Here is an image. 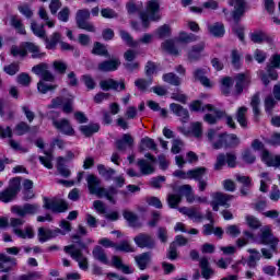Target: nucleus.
Returning a JSON list of instances; mask_svg holds the SVG:
<instances>
[{
	"mask_svg": "<svg viewBox=\"0 0 280 280\" xmlns=\"http://www.w3.org/2000/svg\"><path fill=\"white\" fill-rule=\"evenodd\" d=\"M25 51L27 55V51L32 54V58H45V52L40 51V47H38L36 44L31 42L24 43Z\"/></svg>",
	"mask_w": 280,
	"mask_h": 280,
	"instance_id": "393cba45",
	"label": "nucleus"
},
{
	"mask_svg": "<svg viewBox=\"0 0 280 280\" xmlns=\"http://www.w3.org/2000/svg\"><path fill=\"white\" fill-rule=\"evenodd\" d=\"M260 242L266 246H270L271 250L273 253H277V244H279V240L275 237L272 231H270L269 229L264 230L260 235Z\"/></svg>",
	"mask_w": 280,
	"mask_h": 280,
	"instance_id": "ddd939ff",
	"label": "nucleus"
},
{
	"mask_svg": "<svg viewBox=\"0 0 280 280\" xmlns=\"http://www.w3.org/2000/svg\"><path fill=\"white\" fill-rule=\"evenodd\" d=\"M211 207L213 211H220V207H225V209H229V207H231V200H233V196L232 195H228L224 192H213L211 195Z\"/></svg>",
	"mask_w": 280,
	"mask_h": 280,
	"instance_id": "423d86ee",
	"label": "nucleus"
},
{
	"mask_svg": "<svg viewBox=\"0 0 280 280\" xmlns=\"http://www.w3.org/2000/svg\"><path fill=\"white\" fill-rule=\"evenodd\" d=\"M44 209H48L52 213H65L69 206L62 200L44 199Z\"/></svg>",
	"mask_w": 280,
	"mask_h": 280,
	"instance_id": "9d476101",
	"label": "nucleus"
},
{
	"mask_svg": "<svg viewBox=\"0 0 280 280\" xmlns=\"http://www.w3.org/2000/svg\"><path fill=\"white\" fill-rule=\"evenodd\" d=\"M187 217L194 220V222H202V220H205V215L196 207L190 208V211L187 212Z\"/></svg>",
	"mask_w": 280,
	"mask_h": 280,
	"instance_id": "37998d69",
	"label": "nucleus"
},
{
	"mask_svg": "<svg viewBox=\"0 0 280 280\" xmlns=\"http://www.w3.org/2000/svg\"><path fill=\"white\" fill-rule=\"evenodd\" d=\"M46 44V49H56L58 47V43H62V34L59 32H55L50 35V37H47V35L44 38Z\"/></svg>",
	"mask_w": 280,
	"mask_h": 280,
	"instance_id": "412c9836",
	"label": "nucleus"
},
{
	"mask_svg": "<svg viewBox=\"0 0 280 280\" xmlns=\"http://www.w3.org/2000/svg\"><path fill=\"white\" fill-rule=\"evenodd\" d=\"M194 78L201 82L202 86H206V89H212L214 84L209 78H207V69L205 68L196 69L194 71Z\"/></svg>",
	"mask_w": 280,
	"mask_h": 280,
	"instance_id": "dca6fc26",
	"label": "nucleus"
},
{
	"mask_svg": "<svg viewBox=\"0 0 280 280\" xmlns=\"http://www.w3.org/2000/svg\"><path fill=\"white\" fill-rule=\"evenodd\" d=\"M65 163H67V159L62 156H59L57 159V172L63 178H69V176H71V170H69V167L65 165Z\"/></svg>",
	"mask_w": 280,
	"mask_h": 280,
	"instance_id": "c85d7f7f",
	"label": "nucleus"
},
{
	"mask_svg": "<svg viewBox=\"0 0 280 280\" xmlns=\"http://www.w3.org/2000/svg\"><path fill=\"white\" fill-rule=\"evenodd\" d=\"M119 67H121V61L119 60V58H114L112 60H105L98 63V71L108 73L110 71H117Z\"/></svg>",
	"mask_w": 280,
	"mask_h": 280,
	"instance_id": "2eb2a0df",
	"label": "nucleus"
},
{
	"mask_svg": "<svg viewBox=\"0 0 280 280\" xmlns=\"http://www.w3.org/2000/svg\"><path fill=\"white\" fill-rule=\"evenodd\" d=\"M10 23L11 27H14L18 34H22L23 36L27 34V31H25V25L23 24V20H21L19 15H12Z\"/></svg>",
	"mask_w": 280,
	"mask_h": 280,
	"instance_id": "f704fd0d",
	"label": "nucleus"
},
{
	"mask_svg": "<svg viewBox=\"0 0 280 280\" xmlns=\"http://www.w3.org/2000/svg\"><path fill=\"white\" fill-rule=\"evenodd\" d=\"M199 266L201 268V275L203 279H211L213 277V269L209 266V259L207 257H202L199 261Z\"/></svg>",
	"mask_w": 280,
	"mask_h": 280,
	"instance_id": "c756f323",
	"label": "nucleus"
},
{
	"mask_svg": "<svg viewBox=\"0 0 280 280\" xmlns=\"http://www.w3.org/2000/svg\"><path fill=\"white\" fill-rule=\"evenodd\" d=\"M100 86L103 91H126V83L121 80L120 82L114 79H106L100 82Z\"/></svg>",
	"mask_w": 280,
	"mask_h": 280,
	"instance_id": "4468645a",
	"label": "nucleus"
},
{
	"mask_svg": "<svg viewBox=\"0 0 280 280\" xmlns=\"http://www.w3.org/2000/svg\"><path fill=\"white\" fill-rule=\"evenodd\" d=\"M31 30L33 34L38 38L44 39L45 36H47V32L45 31V24L38 25V23H36V21L34 20L31 22Z\"/></svg>",
	"mask_w": 280,
	"mask_h": 280,
	"instance_id": "ea45409f",
	"label": "nucleus"
},
{
	"mask_svg": "<svg viewBox=\"0 0 280 280\" xmlns=\"http://www.w3.org/2000/svg\"><path fill=\"white\" fill-rule=\"evenodd\" d=\"M135 261L140 270H145L152 261V252H145L135 257Z\"/></svg>",
	"mask_w": 280,
	"mask_h": 280,
	"instance_id": "6ab92c4d",
	"label": "nucleus"
},
{
	"mask_svg": "<svg viewBox=\"0 0 280 280\" xmlns=\"http://www.w3.org/2000/svg\"><path fill=\"white\" fill-rule=\"evenodd\" d=\"M229 4L234 7L233 19L235 24L232 31L236 34L240 42L244 43V26L240 25V20L246 12V2L244 0H230Z\"/></svg>",
	"mask_w": 280,
	"mask_h": 280,
	"instance_id": "f03ea898",
	"label": "nucleus"
},
{
	"mask_svg": "<svg viewBox=\"0 0 280 280\" xmlns=\"http://www.w3.org/2000/svg\"><path fill=\"white\" fill-rule=\"evenodd\" d=\"M235 78L237 80L235 84L236 93L237 95H241V93L244 91V88L250 84V78L244 73H238Z\"/></svg>",
	"mask_w": 280,
	"mask_h": 280,
	"instance_id": "a878e982",
	"label": "nucleus"
},
{
	"mask_svg": "<svg viewBox=\"0 0 280 280\" xmlns=\"http://www.w3.org/2000/svg\"><path fill=\"white\" fill-rule=\"evenodd\" d=\"M91 19V11L89 9H81L77 11L75 21L80 30H85V32H95V26L89 22Z\"/></svg>",
	"mask_w": 280,
	"mask_h": 280,
	"instance_id": "20e7f679",
	"label": "nucleus"
},
{
	"mask_svg": "<svg viewBox=\"0 0 280 280\" xmlns=\"http://www.w3.org/2000/svg\"><path fill=\"white\" fill-rule=\"evenodd\" d=\"M150 84H152V79H138L135 81V86H137L139 91H148V86H150Z\"/></svg>",
	"mask_w": 280,
	"mask_h": 280,
	"instance_id": "774afa93",
	"label": "nucleus"
},
{
	"mask_svg": "<svg viewBox=\"0 0 280 280\" xmlns=\"http://www.w3.org/2000/svg\"><path fill=\"white\" fill-rule=\"evenodd\" d=\"M261 160L268 167H280V155H275L268 150L262 151Z\"/></svg>",
	"mask_w": 280,
	"mask_h": 280,
	"instance_id": "f3484780",
	"label": "nucleus"
},
{
	"mask_svg": "<svg viewBox=\"0 0 280 280\" xmlns=\"http://www.w3.org/2000/svg\"><path fill=\"white\" fill-rule=\"evenodd\" d=\"M133 242L138 248H148V250H153V248H156V241L148 233L137 234L133 237Z\"/></svg>",
	"mask_w": 280,
	"mask_h": 280,
	"instance_id": "0eeeda50",
	"label": "nucleus"
},
{
	"mask_svg": "<svg viewBox=\"0 0 280 280\" xmlns=\"http://www.w3.org/2000/svg\"><path fill=\"white\" fill-rule=\"evenodd\" d=\"M202 51H205L203 42L192 46L188 52V59L190 60V62H196L200 58V54H202Z\"/></svg>",
	"mask_w": 280,
	"mask_h": 280,
	"instance_id": "bb28decb",
	"label": "nucleus"
},
{
	"mask_svg": "<svg viewBox=\"0 0 280 280\" xmlns=\"http://www.w3.org/2000/svg\"><path fill=\"white\" fill-rule=\"evenodd\" d=\"M228 163V165L230 167H235V165H237V156L234 153H221L217 156V162L214 164V170L217 172H220V170H222L223 166H225Z\"/></svg>",
	"mask_w": 280,
	"mask_h": 280,
	"instance_id": "1a4fd4ad",
	"label": "nucleus"
},
{
	"mask_svg": "<svg viewBox=\"0 0 280 280\" xmlns=\"http://www.w3.org/2000/svg\"><path fill=\"white\" fill-rule=\"evenodd\" d=\"M38 209H40L38 203H25L23 206H13L11 211L20 218H25L26 215H35V213H38Z\"/></svg>",
	"mask_w": 280,
	"mask_h": 280,
	"instance_id": "6e6552de",
	"label": "nucleus"
},
{
	"mask_svg": "<svg viewBox=\"0 0 280 280\" xmlns=\"http://www.w3.org/2000/svg\"><path fill=\"white\" fill-rule=\"evenodd\" d=\"M242 159L245 163L253 164L255 161H257V156H255V153L250 149H245L242 153Z\"/></svg>",
	"mask_w": 280,
	"mask_h": 280,
	"instance_id": "680f3d73",
	"label": "nucleus"
},
{
	"mask_svg": "<svg viewBox=\"0 0 280 280\" xmlns=\"http://www.w3.org/2000/svg\"><path fill=\"white\" fill-rule=\"evenodd\" d=\"M97 170L100 176H102L105 180H113V176L117 174V172L114 168L105 167L104 164H98Z\"/></svg>",
	"mask_w": 280,
	"mask_h": 280,
	"instance_id": "e433bc0d",
	"label": "nucleus"
},
{
	"mask_svg": "<svg viewBox=\"0 0 280 280\" xmlns=\"http://www.w3.org/2000/svg\"><path fill=\"white\" fill-rule=\"evenodd\" d=\"M163 80L173 86H180V78H178V75H176L174 72L164 74Z\"/></svg>",
	"mask_w": 280,
	"mask_h": 280,
	"instance_id": "de8ad7c7",
	"label": "nucleus"
},
{
	"mask_svg": "<svg viewBox=\"0 0 280 280\" xmlns=\"http://www.w3.org/2000/svg\"><path fill=\"white\" fill-rule=\"evenodd\" d=\"M190 110L194 113H205V110H213V106L211 104L203 105L200 101H194L189 105Z\"/></svg>",
	"mask_w": 280,
	"mask_h": 280,
	"instance_id": "4c0bfd02",
	"label": "nucleus"
},
{
	"mask_svg": "<svg viewBox=\"0 0 280 280\" xmlns=\"http://www.w3.org/2000/svg\"><path fill=\"white\" fill-rule=\"evenodd\" d=\"M162 48L164 51H167L168 54H172L173 56H178V48L174 45V42L171 39H167L162 43Z\"/></svg>",
	"mask_w": 280,
	"mask_h": 280,
	"instance_id": "603ef678",
	"label": "nucleus"
},
{
	"mask_svg": "<svg viewBox=\"0 0 280 280\" xmlns=\"http://www.w3.org/2000/svg\"><path fill=\"white\" fill-rule=\"evenodd\" d=\"M14 234L18 235V237H21L22 240H34V235H35L34 229L30 225H27L24 229V232L21 229H15Z\"/></svg>",
	"mask_w": 280,
	"mask_h": 280,
	"instance_id": "58836bf2",
	"label": "nucleus"
},
{
	"mask_svg": "<svg viewBox=\"0 0 280 280\" xmlns=\"http://www.w3.org/2000/svg\"><path fill=\"white\" fill-rule=\"evenodd\" d=\"M80 132L85 137H93V135L100 132V124L91 122L89 125H82L79 127Z\"/></svg>",
	"mask_w": 280,
	"mask_h": 280,
	"instance_id": "b1692460",
	"label": "nucleus"
},
{
	"mask_svg": "<svg viewBox=\"0 0 280 280\" xmlns=\"http://www.w3.org/2000/svg\"><path fill=\"white\" fill-rule=\"evenodd\" d=\"M56 89H58V85L47 84L44 81H39L37 83V91H39V93H43V95L49 93V91H56Z\"/></svg>",
	"mask_w": 280,
	"mask_h": 280,
	"instance_id": "bf43d9fd",
	"label": "nucleus"
},
{
	"mask_svg": "<svg viewBox=\"0 0 280 280\" xmlns=\"http://www.w3.org/2000/svg\"><path fill=\"white\" fill-rule=\"evenodd\" d=\"M247 253H249L247 258L248 268H257V261L261 259V254L255 248H249Z\"/></svg>",
	"mask_w": 280,
	"mask_h": 280,
	"instance_id": "7c9ffc66",
	"label": "nucleus"
},
{
	"mask_svg": "<svg viewBox=\"0 0 280 280\" xmlns=\"http://www.w3.org/2000/svg\"><path fill=\"white\" fill-rule=\"evenodd\" d=\"M154 162H148V160H138L137 165L143 176L154 174Z\"/></svg>",
	"mask_w": 280,
	"mask_h": 280,
	"instance_id": "cd10ccee",
	"label": "nucleus"
},
{
	"mask_svg": "<svg viewBox=\"0 0 280 280\" xmlns=\"http://www.w3.org/2000/svg\"><path fill=\"white\" fill-rule=\"evenodd\" d=\"M155 34L158 38H161V39L170 38L172 36V28L170 27V25L164 24L155 31Z\"/></svg>",
	"mask_w": 280,
	"mask_h": 280,
	"instance_id": "a18cd8bd",
	"label": "nucleus"
},
{
	"mask_svg": "<svg viewBox=\"0 0 280 280\" xmlns=\"http://www.w3.org/2000/svg\"><path fill=\"white\" fill-rule=\"evenodd\" d=\"M161 4L158 0H150L147 3V11L140 12V19L142 21L143 27H149V21H161Z\"/></svg>",
	"mask_w": 280,
	"mask_h": 280,
	"instance_id": "7ed1b4c3",
	"label": "nucleus"
},
{
	"mask_svg": "<svg viewBox=\"0 0 280 280\" xmlns=\"http://www.w3.org/2000/svg\"><path fill=\"white\" fill-rule=\"evenodd\" d=\"M112 266H114V268H117V270H121L124 275H132V270L130 269V267L128 265H124L119 256L112 257Z\"/></svg>",
	"mask_w": 280,
	"mask_h": 280,
	"instance_id": "72a5a7b5",
	"label": "nucleus"
},
{
	"mask_svg": "<svg viewBox=\"0 0 280 280\" xmlns=\"http://www.w3.org/2000/svg\"><path fill=\"white\" fill-rule=\"evenodd\" d=\"M28 130H30V125H27V122H25V121H21L14 128V132L19 137H22V135H27Z\"/></svg>",
	"mask_w": 280,
	"mask_h": 280,
	"instance_id": "338daca9",
	"label": "nucleus"
},
{
	"mask_svg": "<svg viewBox=\"0 0 280 280\" xmlns=\"http://www.w3.org/2000/svg\"><path fill=\"white\" fill-rule=\"evenodd\" d=\"M92 54H94L95 56H105V58H108V50L106 49V46H104L102 43L100 42H95L94 43V47L92 49Z\"/></svg>",
	"mask_w": 280,
	"mask_h": 280,
	"instance_id": "49530a36",
	"label": "nucleus"
},
{
	"mask_svg": "<svg viewBox=\"0 0 280 280\" xmlns=\"http://www.w3.org/2000/svg\"><path fill=\"white\" fill-rule=\"evenodd\" d=\"M65 253L70 255L74 261H78L81 270H89V259L82 254V249H75V245H69L63 247Z\"/></svg>",
	"mask_w": 280,
	"mask_h": 280,
	"instance_id": "39448f33",
	"label": "nucleus"
},
{
	"mask_svg": "<svg viewBox=\"0 0 280 280\" xmlns=\"http://www.w3.org/2000/svg\"><path fill=\"white\" fill-rule=\"evenodd\" d=\"M65 235L61 229L50 230L45 228H39L37 232L38 241L44 244V242H48V240H54V237H58V235Z\"/></svg>",
	"mask_w": 280,
	"mask_h": 280,
	"instance_id": "f8f14e48",
	"label": "nucleus"
},
{
	"mask_svg": "<svg viewBox=\"0 0 280 280\" xmlns=\"http://www.w3.org/2000/svg\"><path fill=\"white\" fill-rule=\"evenodd\" d=\"M241 141L237 138V135H225V148H237L240 145Z\"/></svg>",
	"mask_w": 280,
	"mask_h": 280,
	"instance_id": "8fccbe9b",
	"label": "nucleus"
},
{
	"mask_svg": "<svg viewBox=\"0 0 280 280\" xmlns=\"http://www.w3.org/2000/svg\"><path fill=\"white\" fill-rule=\"evenodd\" d=\"M246 113H248V107H240L237 113H236V119L240 124V126H242V128H246V126H248V122L246 120Z\"/></svg>",
	"mask_w": 280,
	"mask_h": 280,
	"instance_id": "a19ab883",
	"label": "nucleus"
},
{
	"mask_svg": "<svg viewBox=\"0 0 280 280\" xmlns=\"http://www.w3.org/2000/svg\"><path fill=\"white\" fill-rule=\"evenodd\" d=\"M139 150L140 152H145V150H152L153 152H156V142H154V139L150 137H144L140 141Z\"/></svg>",
	"mask_w": 280,
	"mask_h": 280,
	"instance_id": "2f4dec72",
	"label": "nucleus"
},
{
	"mask_svg": "<svg viewBox=\"0 0 280 280\" xmlns=\"http://www.w3.org/2000/svg\"><path fill=\"white\" fill-rule=\"evenodd\" d=\"M135 143V139L130 133L122 135V139L116 141V148L119 150V152H126L127 145L129 148H132V144Z\"/></svg>",
	"mask_w": 280,
	"mask_h": 280,
	"instance_id": "4be33fe9",
	"label": "nucleus"
},
{
	"mask_svg": "<svg viewBox=\"0 0 280 280\" xmlns=\"http://www.w3.org/2000/svg\"><path fill=\"white\" fill-rule=\"evenodd\" d=\"M16 198V195L11 189L7 188L0 192V200L1 202H12Z\"/></svg>",
	"mask_w": 280,
	"mask_h": 280,
	"instance_id": "5fc2aeb1",
	"label": "nucleus"
},
{
	"mask_svg": "<svg viewBox=\"0 0 280 280\" xmlns=\"http://www.w3.org/2000/svg\"><path fill=\"white\" fill-rule=\"evenodd\" d=\"M182 200L183 198L180 197V195L168 194L167 196V203L171 209H176V207L180 205Z\"/></svg>",
	"mask_w": 280,
	"mask_h": 280,
	"instance_id": "864d4df0",
	"label": "nucleus"
},
{
	"mask_svg": "<svg viewBox=\"0 0 280 280\" xmlns=\"http://www.w3.org/2000/svg\"><path fill=\"white\" fill-rule=\"evenodd\" d=\"M207 173V168L205 167H198L195 170L188 171V178H194L195 180H201L202 175Z\"/></svg>",
	"mask_w": 280,
	"mask_h": 280,
	"instance_id": "3c124183",
	"label": "nucleus"
},
{
	"mask_svg": "<svg viewBox=\"0 0 280 280\" xmlns=\"http://www.w3.org/2000/svg\"><path fill=\"white\" fill-rule=\"evenodd\" d=\"M170 108L174 115L182 118V121L184 124H187L189 121V110L187 108L183 107V105L172 103L170 105Z\"/></svg>",
	"mask_w": 280,
	"mask_h": 280,
	"instance_id": "a211bd4d",
	"label": "nucleus"
},
{
	"mask_svg": "<svg viewBox=\"0 0 280 280\" xmlns=\"http://www.w3.org/2000/svg\"><path fill=\"white\" fill-rule=\"evenodd\" d=\"M122 217L128 222L129 226H132L133 229L141 226V224H139V215H137V213L130 210H125L122 212Z\"/></svg>",
	"mask_w": 280,
	"mask_h": 280,
	"instance_id": "473e14b6",
	"label": "nucleus"
},
{
	"mask_svg": "<svg viewBox=\"0 0 280 280\" xmlns=\"http://www.w3.org/2000/svg\"><path fill=\"white\" fill-rule=\"evenodd\" d=\"M92 255H93V258L96 259V261H100L105 266H108V264H110V261L108 260V256L106 255V252L100 245L94 247V249L92 250Z\"/></svg>",
	"mask_w": 280,
	"mask_h": 280,
	"instance_id": "5701e85b",
	"label": "nucleus"
},
{
	"mask_svg": "<svg viewBox=\"0 0 280 280\" xmlns=\"http://www.w3.org/2000/svg\"><path fill=\"white\" fill-rule=\"evenodd\" d=\"M11 56H13L14 58H16V56H21L22 58H25V56H27V50H25V43H22L20 47L12 46Z\"/></svg>",
	"mask_w": 280,
	"mask_h": 280,
	"instance_id": "4d7b16f0",
	"label": "nucleus"
},
{
	"mask_svg": "<svg viewBox=\"0 0 280 280\" xmlns=\"http://www.w3.org/2000/svg\"><path fill=\"white\" fill-rule=\"evenodd\" d=\"M221 117H224V112L217 110L215 116H213V114H206L203 120L207 124L213 125L217 124L218 119H220Z\"/></svg>",
	"mask_w": 280,
	"mask_h": 280,
	"instance_id": "13d9d810",
	"label": "nucleus"
},
{
	"mask_svg": "<svg viewBox=\"0 0 280 280\" xmlns=\"http://www.w3.org/2000/svg\"><path fill=\"white\" fill-rule=\"evenodd\" d=\"M208 31L215 38H222L224 36V24L217 22L214 24L208 25Z\"/></svg>",
	"mask_w": 280,
	"mask_h": 280,
	"instance_id": "c9c22d12",
	"label": "nucleus"
},
{
	"mask_svg": "<svg viewBox=\"0 0 280 280\" xmlns=\"http://www.w3.org/2000/svg\"><path fill=\"white\" fill-rule=\"evenodd\" d=\"M8 189L13 191L15 195L19 194V191H21V177L12 178L9 183Z\"/></svg>",
	"mask_w": 280,
	"mask_h": 280,
	"instance_id": "69168bd1",
	"label": "nucleus"
},
{
	"mask_svg": "<svg viewBox=\"0 0 280 280\" xmlns=\"http://www.w3.org/2000/svg\"><path fill=\"white\" fill-rule=\"evenodd\" d=\"M190 132L196 139L202 138V122L196 121L190 124Z\"/></svg>",
	"mask_w": 280,
	"mask_h": 280,
	"instance_id": "09e8293b",
	"label": "nucleus"
},
{
	"mask_svg": "<svg viewBox=\"0 0 280 280\" xmlns=\"http://www.w3.org/2000/svg\"><path fill=\"white\" fill-rule=\"evenodd\" d=\"M52 69L56 71V73L65 75L67 73L68 66L65 61L56 60L52 62Z\"/></svg>",
	"mask_w": 280,
	"mask_h": 280,
	"instance_id": "6e6d98bb",
	"label": "nucleus"
},
{
	"mask_svg": "<svg viewBox=\"0 0 280 280\" xmlns=\"http://www.w3.org/2000/svg\"><path fill=\"white\" fill-rule=\"evenodd\" d=\"M120 38L128 45V47H137L139 45V42H135L130 33L120 30L119 31Z\"/></svg>",
	"mask_w": 280,
	"mask_h": 280,
	"instance_id": "c03bdc74",
	"label": "nucleus"
},
{
	"mask_svg": "<svg viewBox=\"0 0 280 280\" xmlns=\"http://www.w3.org/2000/svg\"><path fill=\"white\" fill-rule=\"evenodd\" d=\"M52 126H55V128L59 130V132H62V135H67L68 137H73V135H75V130L67 118H63L61 120L54 119Z\"/></svg>",
	"mask_w": 280,
	"mask_h": 280,
	"instance_id": "9b49d317",
	"label": "nucleus"
},
{
	"mask_svg": "<svg viewBox=\"0 0 280 280\" xmlns=\"http://www.w3.org/2000/svg\"><path fill=\"white\" fill-rule=\"evenodd\" d=\"M275 106H277V100H275V97H272V95H268L265 98L266 113H269V115H272V109L275 108Z\"/></svg>",
	"mask_w": 280,
	"mask_h": 280,
	"instance_id": "0e129e2a",
	"label": "nucleus"
},
{
	"mask_svg": "<svg viewBox=\"0 0 280 280\" xmlns=\"http://www.w3.org/2000/svg\"><path fill=\"white\" fill-rule=\"evenodd\" d=\"M88 189L92 196H97V198H106L109 202L115 205V198L113 196H117V188L115 186H110L108 189L101 187L102 179L100 177L90 174L86 176Z\"/></svg>",
	"mask_w": 280,
	"mask_h": 280,
	"instance_id": "f257e3e1",
	"label": "nucleus"
},
{
	"mask_svg": "<svg viewBox=\"0 0 280 280\" xmlns=\"http://www.w3.org/2000/svg\"><path fill=\"white\" fill-rule=\"evenodd\" d=\"M249 38L252 43H256L260 45V43H265V40H268V35L261 31H255L249 34Z\"/></svg>",
	"mask_w": 280,
	"mask_h": 280,
	"instance_id": "79ce46f5",
	"label": "nucleus"
},
{
	"mask_svg": "<svg viewBox=\"0 0 280 280\" xmlns=\"http://www.w3.org/2000/svg\"><path fill=\"white\" fill-rule=\"evenodd\" d=\"M260 93L257 92L252 96L250 106L254 110V115H259V105L261 104V100L259 98Z\"/></svg>",
	"mask_w": 280,
	"mask_h": 280,
	"instance_id": "e2e57ef3",
	"label": "nucleus"
},
{
	"mask_svg": "<svg viewBox=\"0 0 280 280\" xmlns=\"http://www.w3.org/2000/svg\"><path fill=\"white\" fill-rule=\"evenodd\" d=\"M15 264L16 259L5 254H0V272H10Z\"/></svg>",
	"mask_w": 280,
	"mask_h": 280,
	"instance_id": "aec40b11",
	"label": "nucleus"
},
{
	"mask_svg": "<svg viewBox=\"0 0 280 280\" xmlns=\"http://www.w3.org/2000/svg\"><path fill=\"white\" fill-rule=\"evenodd\" d=\"M166 257L171 261H176V259H178V247L176 246V243L170 244L168 250L166 253Z\"/></svg>",
	"mask_w": 280,
	"mask_h": 280,
	"instance_id": "052dcab7",
	"label": "nucleus"
}]
</instances>
